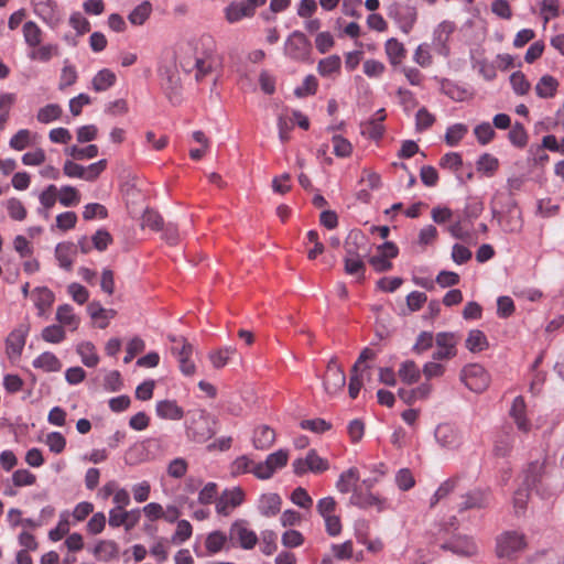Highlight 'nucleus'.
Returning a JSON list of instances; mask_svg holds the SVG:
<instances>
[{"mask_svg":"<svg viewBox=\"0 0 564 564\" xmlns=\"http://www.w3.org/2000/svg\"><path fill=\"white\" fill-rule=\"evenodd\" d=\"M188 51L194 52V62L181 61V67L185 72L196 70L197 82L213 73L221 65V57L217 54L216 40L210 34L200 35L195 44L188 43Z\"/></svg>","mask_w":564,"mask_h":564,"instance_id":"nucleus-1","label":"nucleus"},{"mask_svg":"<svg viewBox=\"0 0 564 564\" xmlns=\"http://www.w3.org/2000/svg\"><path fill=\"white\" fill-rule=\"evenodd\" d=\"M214 426L215 421L206 411H193L186 426L187 436L198 443L206 442L214 436Z\"/></svg>","mask_w":564,"mask_h":564,"instance_id":"nucleus-2","label":"nucleus"},{"mask_svg":"<svg viewBox=\"0 0 564 564\" xmlns=\"http://www.w3.org/2000/svg\"><path fill=\"white\" fill-rule=\"evenodd\" d=\"M525 547V535L518 531H505L496 540V554L499 558L514 560Z\"/></svg>","mask_w":564,"mask_h":564,"instance_id":"nucleus-3","label":"nucleus"},{"mask_svg":"<svg viewBox=\"0 0 564 564\" xmlns=\"http://www.w3.org/2000/svg\"><path fill=\"white\" fill-rule=\"evenodd\" d=\"M107 169V160L102 159L88 166L80 165L73 160H66L63 164V173L69 178H80L86 182H95Z\"/></svg>","mask_w":564,"mask_h":564,"instance_id":"nucleus-4","label":"nucleus"},{"mask_svg":"<svg viewBox=\"0 0 564 564\" xmlns=\"http://www.w3.org/2000/svg\"><path fill=\"white\" fill-rule=\"evenodd\" d=\"M229 544L231 547H240L249 551L259 542L257 533L249 528L245 520L235 521L229 528Z\"/></svg>","mask_w":564,"mask_h":564,"instance_id":"nucleus-5","label":"nucleus"},{"mask_svg":"<svg viewBox=\"0 0 564 564\" xmlns=\"http://www.w3.org/2000/svg\"><path fill=\"white\" fill-rule=\"evenodd\" d=\"M460 380L470 391L477 393L484 392L490 383L488 372L478 364L465 366L460 372Z\"/></svg>","mask_w":564,"mask_h":564,"instance_id":"nucleus-6","label":"nucleus"},{"mask_svg":"<svg viewBox=\"0 0 564 564\" xmlns=\"http://www.w3.org/2000/svg\"><path fill=\"white\" fill-rule=\"evenodd\" d=\"M312 45L306 35L301 31H293L284 43V53L288 57L304 62L307 61Z\"/></svg>","mask_w":564,"mask_h":564,"instance_id":"nucleus-7","label":"nucleus"},{"mask_svg":"<svg viewBox=\"0 0 564 564\" xmlns=\"http://www.w3.org/2000/svg\"><path fill=\"white\" fill-rule=\"evenodd\" d=\"M293 471L297 476L306 473L322 474L329 469V462L318 455L316 449H310L305 457H299L292 463Z\"/></svg>","mask_w":564,"mask_h":564,"instance_id":"nucleus-8","label":"nucleus"},{"mask_svg":"<svg viewBox=\"0 0 564 564\" xmlns=\"http://www.w3.org/2000/svg\"><path fill=\"white\" fill-rule=\"evenodd\" d=\"M459 337L455 333L441 332L435 335V350L432 354L433 360L445 361L457 356Z\"/></svg>","mask_w":564,"mask_h":564,"instance_id":"nucleus-9","label":"nucleus"},{"mask_svg":"<svg viewBox=\"0 0 564 564\" xmlns=\"http://www.w3.org/2000/svg\"><path fill=\"white\" fill-rule=\"evenodd\" d=\"M289 459V453L285 449H279L270 454L263 463L254 465L252 473L261 479L270 478L275 470L284 467Z\"/></svg>","mask_w":564,"mask_h":564,"instance_id":"nucleus-10","label":"nucleus"},{"mask_svg":"<svg viewBox=\"0 0 564 564\" xmlns=\"http://www.w3.org/2000/svg\"><path fill=\"white\" fill-rule=\"evenodd\" d=\"M346 383L345 372L338 365L337 358L333 357L327 365L324 377V388L328 394H336L341 391Z\"/></svg>","mask_w":564,"mask_h":564,"instance_id":"nucleus-11","label":"nucleus"},{"mask_svg":"<svg viewBox=\"0 0 564 564\" xmlns=\"http://www.w3.org/2000/svg\"><path fill=\"white\" fill-rule=\"evenodd\" d=\"M455 29V24L451 21H443L434 29L432 46L438 55L444 57L449 55L448 42Z\"/></svg>","mask_w":564,"mask_h":564,"instance_id":"nucleus-12","label":"nucleus"},{"mask_svg":"<svg viewBox=\"0 0 564 564\" xmlns=\"http://www.w3.org/2000/svg\"><path fill=\"white\" fill-rule=\"evenodd\" d=\"M440 545L443 550L451 551L458 555L471 556L477 553L475 542L459 534H452L448 539L442 538Z\"/></svg>","mask_w":564,"mask_h":564,"instance_id":"nucleus-13","label":"nucleus"},{"mask_svg":"<svg viewBox=\"0 0 564 564\" xmlns=\"http://www.w3.org/2000/svg\"><path fill=\"white\" fill-rule=\"evenodd\" d=\"M34 13L47 25L54 28L61 21L58 6L55 0H31Z\"/></svg>","mask_w":564,"mask_h":564,"instance_id":"nucleus-14","label":"nucleus"},{"mask_svg":"<svg viewBox=\"0 0 564 564\" xmlns=\"http://www.w3.org/2000/svg\"><path fill=\"white\" fill-rule=\"evenodd\" d=\"M544 473V463L543 462H532L529 466L523 470L521 476L520 490L522 491H539L540 484L543 478Z\"/></svg>","mask_w":564,"mask_h":564,"instance_id":"nucleus-15","label":"nucleus"},{"mask_svg":"<svg viewBox=\"0 0 564 564\" xmlns=\"http://www.w3.org/2000/svg\"><path fill=\"white\" fill-rule=\"evenodd\" d=\"M499 225L507 234H518L523 227V217L521 209L517 204H512L506 213L499 216Z\"/></svg>","mask_w":564,"mask_h":564,"instance_id":"nucleus-16","label":"nucleus"},{"mask_svg":"<svg viewBox=\"0 0 564 564\" xmlns=\"http://www.w3.org/2000/svg\"><path fill=\"white\" fill-rule=\"evenodd\" d=\"M509 414L520 432L529 433L531 431V422L527 417V405L521 395L513 399Z\"/></svg>","mask_w":564,"mask_h":564,"instance_id":"nucleus-17","label":"nucleus"},{"mask_svg":"<svg viewBox=\"0 0 564 564\" xmlns=\"http://www.w3.org/2000/svg\"><path fill=\"white\" fill-rule=\"evenodd\" d=\"M435 438L442 447L448 449H455L462 443L459 432L449 424H440L435 430Z\"/></svg>","mask_w":564,"mask_h":564,"instance_id":"nucleus-18","label":"nucleus"},{"mask_svg":"<svg viewBox=\"0 0 564 564\" xmlns=\"http://www.w3.org/2000/svg\"><path fill=\"white\" fill-rule=\"evenodd\" d=\"M202 503H215L216 511L219 514L228 516L236 507L241 505L242 496H216L213 500V496H199Z\"/></svg>","mask_w":564,"mask_h":564,"instance_id":"nucleus-19","label":"nucleus"},{"mask_svg":"<svg viewBox=\"0 0 564 564\" xmlns=\"http://www.w3.org/2000/svg\"><path fill=\"white\" fill-rule=\"evenodd\" d=\"M26 332L22 328L13 329L6 341V352L11 360L18 359L25 346Z\"/></svg>","mask_w":564,"mask_h":564,"instance_id":"nucleus-20","label":"nucleus"},{"mask_svg":"<svg viewBox=\"0 0 564 564\" xmlns=\"http://www.w3.org/2000/svg\"><path fill=\"white\" fill-rule=\"evenodd\" d=\"M39 134L29 129L18 130L9 140V147L14 151H23L37 142Z\"/></svg>","mask_w":564,"mask_h":564,"instance_id":"nucleus-21","label":"nucleus"},{"mask_svg":"<svg viewBox=\"0 0 564 564\" xmlns=\"http://www.w3.org/2000/svg\"><path fill=\"white\" fill-rule=\"evenodd\" d=\"M391 17L398 23L400 30L403 33L409 34L416 23L417 12L413 7H403L398 9Z\"/></svg>","mask_w":564,"mask_h":564,"instance_id":"nucleus-22","label":"nucleus"},{"mask_svg":"<svg viewBox=\"0 0 564 564\" xmlns=\"http://www.w3.org/2000/svg\"><path fill=\"white\" fill-rule=\"evenodd\" d=\"M55 318L64 329L68 328L72 332L76 330L80 324L79 316L74 313L69 304L59 305L56 310Z\"/></svg>","mask_w":564,"mask_h":564,"instance_id":"nucleus-23","label":"nucleus"},{"mask_svg":"<svg viewBox=\"0 0 564 564\" xmlns=\"http://www.w3.org/2000/svg\"><path fill=\"white\" fill-rule=\"evenodd\" d=\"M31 296L34 302V305L39 311V316L44 315L55 301L54 293L45 286L35 288L32 291Z\"/></svg>","mask_w":564,"mask_h":564,"instance_id":"nucleus-24","label":"nucleus"},{"mask_svg":"<svg viewBox=\"0 0 564 564\" xmlns=\"http://www.w3.org/2000/svg\"><path fill=\"white\" fill-rule=\"evenodd\" d=\"M360 474L358 468L350 467L340 474L336 487L341 494L356 492L358 490V482Z\"/></svg>","mask_w":564,"mask_h":564,"instance_id":"nucleus-25","label":"nucleus"},{"mask_svg":"<svg viewBox=\"0 0 564 564\" xmlns=\"http://www.w3.org/2000/svg\"><path fill=\"white\" fill-rule=\"evenodd\" d=\"M156 414L163 420L177 421L184 415L183 409L174 400H162L156 403Z\"/></svg>","mask_w":564,"mask_h":564,"instance_id":"nucleus-26","label":"nucleus"},{"mask_svg":"<svg viewBox=\"0 0 564 564\" xmlns=\"http://www.w3.org/2000/svg\"><path fill=\"white\" fill-rule=\"evenodd\" d=\"M252 442L257 449H269L275 442V432L268 425H260L254 429Z\"/></svg>","mask_w":564,"mask_h":564,"instance_id":"nucleus-27","label":"nucleus"},{"mask_svg":"<svg viewBox=\"0 0 564 564\" xmlns=\"http://www.w3.org/2000/svg\"><path fill=\"white\" fill-rule=\"evenodd\" d=\"M87 311L91 319L97 322L99 328H106L109 321L117 314L115 310H107L101 306L99 302H90L87 306Z\"/></svg>","mask_w":564,"mask_h":564,"instance_id":"nucleus-28","label":"nucleus"},{"mask_svg":"<svg viewBox=\"0 0 564 564\" xmlns=\"http://www.w3.org/2000/svg\"><path fill=\"white\" fill-rule=\"evenodd\" d=\"M205 546L208 555H214L224 549H229L231 547L229 544V534L227 535L221 531H213L207 535Z\"/></svg>","mask_w":564,"mask_h":564,"instance_id":"nucleus-29","label":"nucleus"},{"mask_svg":"<svg viewBox=\"0 0 564 564\" xmlns=\"http://www.w3.org/2000/svg\"><path fill=\"white\" fill-rule=\"evenodd\" d=\"M59 55V47L57 44L46 43L39 45L35 48H31L28 53V57L31 61L48 63L53 57Z\"/></svg>","mask_w":564,"mask_h":564,"instance_id":"nucleus-30","label":"nucleus"},{"mask_svg":"<svg viewBox=\"0 0 564 564\" xmlns=\"http://www.w3.org/2000/svg\"><path fill=\"white\" fill-rule=\"evenodd\" d=\"M560 83L552 75H543L536 83L535 94L543 99L553 98L558 89Z\"/></svg>","mask_w":564,"mask_h":564,"instance_id":"nucleus-31","label":"nucleus"},{"mask_svg":"<svg viewBox=\"0 0 564 564\" xmlns=\"http://www.w3.org/2000/svg\"><path fill=\"white\" fill-rule=\"evenodd\" d=\"M253 13L250 11L246 1H234L225 8V18L229 23H236L243 18H250Z\"/></svg>","mask_w":564,"mask_h":564,"instance_id":"nucleus-32","label":"nucleus"},{"mask_svg":"<svg viewBox=\"0 0 564 564\" xmlns=\"http://www.w3.org/2000/svg\"><path fill=\"white\" fill-rule=\"evenodd\" d=\"M366 238L361 231H351L344 245L345 258H360V249L365 246Z\"/></svg>","mask_w":564,"mask_h":564,"instance_id":"nucleus-33","label":"nucleus"},{"mask_svg":"<svg viewBox=\"0 0 564 564\" xmlns=\"http://www.w3.org/2000/svg\"><path fill=\"white\" fill-rule=\"evenodd\" d=\"M32 365L34 368L41 369L45 372H57L62 369V362L51 351L42 352L33 360Z\"/></svg>","mask_w":564,"mask_h":564,"instance_id":"nucleus-34","label":"nucleus"},{"mask_svg":"<svg viewBox=\"0 0 564 564\" xmlns=\"http://www.w3.org/2000/svg\"><path fill=\"white\" fill-rule=\"evenodd\" d=\"M58 188L51 184L39 195L41 208L37 209L39 214L48 218V210L53 208L58 199Z\"/></svg>","mask_w":564,"mask_h":564,"instance_id":"nucleus-35","label":"nucleus"},{"mask_svg":"<svg viewBox=\"0 0 564 564\" xmlns=\"http://www.w3.org/2000/svg\"><path fill=\"white\" fill-rule=\"evenodd\" d=\"M117 82L116 74L109 68L100 69L91 79L93 89L97 93L106 91Z\"/></svg>","mask_w":564,"mask_h":564,"instance_id":"nucleus-36","label":"nucleus"},{"mask_svg":"<svg viewBox=\"0 0 564 564\" xmlns=\"http://www.w3.org/2000/svg\"><path fill=\"white\" fill-rule=\"evenodd\" d=\"M22 34L25 44L30 48H35L42 43L43 31L34 21H26L23 24Z\"/></svg>","mask_w":564,"mask_h":564,"instance_id":"nucleus-37","label":"nucleus"},{"mask_svg":"<svg viewBox=\"0 0 564 564\" xmlns=\"http://www.w3.org/2000/svg\"><path fill=\"white\" fill-rule=\"evenodd\" d=\"M384 51L391 65L397 66L405 58L406 50L397 39H389L384 44Z\"/></svg>","mask_w":564,"mask_h":564,"instance_id":"nucleus-38","label":"nucleus"},{"mask_svg":"<svg viewBox=\"0 0 564 564\" xmlns=\"http://www.w3.org/2000/svg\"><path fill=\"white\" fill-rule=\"evenodd\" d=\"M422 370L417 367L413 360H405L400 365L398 375L402 382L406 384H413L421 378Z\"/></svg>","mask_w":564,"mask_h":564,"instance_id":"nucleus-39","label":"nucleus"},{"mask_svg":"<svg viewBox=\"0 0 564 564\" xmlns=\"http://www.w3.org/2000/svg\"><path fill=\"white\" fill-rule=\"evenodd\" d=\"M55 256L63 269L70 270L74 262L75 245L70 242L58 243L55 248Z\"/></svg>","mask_w":564,"mask_h":564,"instance_id":"nucleus-40","label":"nucleus"},{"mask_svg":"<svg viewBox=\"0 0 564 564\" xmlns=\"http://www.w3.org/2000/svg\"><path fill=\"white\" fill-rule=\"evenodd\" d=\"M351 503L362 508L380 512L384 506V499L381 496H351Z\"/></svg>","mask_w":564,"mask_h":564,"instance_id":"nucleus-41","label":"nucleus"},{"mask_svg":"<svg viewBox=\"0 0 564 564\" xmlns=\"http://www.w3.org/2000/svg\"><path fill=\"white\" fill-rule=\"evenodd\" d=\"M341 67V59L338 55H330L318 62L317 72L323 77H329L333 74H338Z\"/></svg>","mask_w":564,"mask_h":564,"instance_id":"nucleus-42","label":"nucleus"},{"mask_svg":"<svg viewBox=\"0 0 564 564\" xmlns=\"http://www.w3.org/2000/svg\"><path fill=\"white\" fill-rule=\"evenodd\" d=\"M465 345L469 351L479 352L488 347V340L484 332L473 329L468 333Z\"/></svg>","mask_w":564,"mask_h":564,"instance_id":"nucleus-43","label":"nucleus"},{"mask_svg":"<svg viewBox=\"0 0 564 564\" xmlns=\"http://www.w3.org/2000/svg\"><path fill=\"white\" fill-rule=\"evenodd\" d=\"M77 352L86 367H96L98 365L99 357L95 346L90 341L80 343L77 346Z\"/></svg>","mask_w":564,"mask_h":564,"instance_id":"nucleus-44","label":"nucleus"},{"mask_svg":"<svg viewBox=\"0 0 564 564\" xmlns=\"http://www.w3.org/2000/svg\"><path fill=\"white\" fill-rule=\"evenodd\" d=\"M151 12V2L143 1L131 11V13L128 17V20L133 25H142L150 18Z\"/></svg>","mask_w":564,"mask_h":564,"instance_id":"nucleus-45","label":"nucleus"},{"mask_svg":"<svg viewBox=\"0 0 564 564\" xmlns=\"http://www.w3.org/2000/svg\"><path fill=\"white\" fill-rule=\"evenodd\" d=\"M58 202L64 207L77 206L80 202V194L78 189L70 185L62 186L58 189Z\"/></svg>","mask_w":564,"mask_h":564,"instance_id":"nucleus-46","label":"nucleus"},{"mask_svg":"<svg viewBox=\"0 0 564 564\" xmlns=\"http://www.w3.org/2000/svg\"><path fill=\"white\" fill-rule=\"evenodd\" d=\"M66 154L72 156L73 160H89L94 159L98 155L99 149L96 144H89L85 148H79L77 145H72L66 149Z\"/></svg>","mask_w":564,"mask_h":564,"instance_id":"nucleus-47","label":"nucleus"},{"mask_svg":"<svg viewBox=\"0 0 564 564\" xmlns=\"http://www.w3.org/2000/svg\"><path fill=\"white\" fill-rule=\"evenodd\" d=\"M63 110L57 104H48L39 109L36 119L41 123H50L62 117Z\"/></svg>","mask_w":564,"mask_h":564,"instance_id":"nucleus-48","label":"nucleus"},{"mask_svg":"<svg viewBox=\"0 0 564 564\" xmlns=\"http://www.w3.org/2000/svg\"><path fill=\"white\" fill-rule=\"evenodd\" d=\"M281 509L280 496H262L259 510L265 517L275 516Z\"/></svg>","mask_w":564,"mask_h":564,"instance_id":"nucleus-49","label":"nucleus"},{"mask_svg":"<svg viewBox=\"0 0 564 564\" xmlns=\"http://www.w3.org/2000/svg\"><path fill=\"white\" fill-rule=\"evenodd\" d=\"M78 78V74L76 67L68 63V61L64 62V66L61 70L58 89L64 90L69 86H73Z\"/></svg>","mask_w":564,"mask_h":564,"instance_id":"nucleus-50","label":"nucleus"},{"mask_svg":"<svg viewBox=\"0 0 564 564\" xmlns=\"http://www.w3.org/2000/svg\"><path fill=\"white\" fill-rule=\"evenodd\" d=\"M41 336L46 343L59 344L66 338V332L59 324H53L44 327Z\"/></svg>","mask_w":564,"mask_h":564,"instance_id":"nucleus-51","label":"nucleus"},{"mask_svg":"<svg viewBox=\"0 0 564 564\" xmlns=\"http://www.w3.org/2000/svg\"><path fill=\"white\" fill-rule=\"evenodd\" d=\"M169 339L172 343L171 352L176 358L185 355H193V346L182 336L169 335Z\"/></svg>","mask_w":564,"mask_h":564,"instance_id":"nucleus-52","label":"nucleus"},{"mask_svg":"<svg viewBox=\"0 0 564 564\" xmlns=\"http://www.w3.org/2000/svg\"><path fill=\"white\" fill-rule=\"evenodd\" d=\"M474 134L481 145L490 143L496 138V131L491 123L484 121L474 128Z\"/></svg>","mask_w":564,"mask_h":564,"instance_id":"nucleus-53","label":"nucleus"},{"mask_svg":"<svg viewBox=\"0 0 564 564\" xmlns=\"http://www.w3.org/2000/svg\"><path fill=\"white\" fill-rule=\"evenodd\" d=\"M468 132V128L464 123H455L447 128L445 133V142L449 147L457 145Z\"/></svg>","mask_w":564,"mask_h":564,"instance_id":"nucleus-54","label":"nucleus"},{"mask_svg":"<svg viewBox=\"0 0 564 564\" xmlns=\"http://www.w3.org/2000/svg\"><path fill=\"white\" fill-rule=\"evenodd\" d=\"M6 208L11 219L22 221L26 218L28 212L23 203L17 198L11 197L6 202Z\"/></svg>","mask_w":564,"mask_h":564,"instance_id":"nucleus-55","label":"nucleus"},{"mask_svg":"<svg viewBox=\"0 0 564 564\" xmlns=\"http://www.w3.org/2000/svg\"><path fill=\"white\" fill-rule=\"evenodd\" d=\"M467 479L464 476H455L445 480L435 494H451L453 491H463L467 489Z\"/></svg>","mask_w":564,"mask_h":564,"instance_id":"nucleus-56","label":"nucleus"},{"mask_svg":"<svg viewBox=\"0 0 564 564\" xmlns=\"http://www.w3.org/2000/svg\"><path fill=\"white\" fill-rule=\"evenodd\" d=\"M509 141L517 148H524L528 143V133L522 123L516 122L509 133Z\"/></svg>","mask_w":564,"mask_h":564,"instance_id":"nucleus-57","label":"nucleus"},{"mask_svg":"<svg viewBox=\"0 0 564 564\" xmlns=\"http://www.w3.org/2000/svg\"><path fill=\"white\" fill-rule=\"evenodd\" d=\"M384 127L378 120L370 119L367 122L361 123V134L372 139L380 140L383 137Z\"/></svg>","mask_w":564,"mask_h":564,"instance_id":"nucleus-58","label":"nucleus"},{"mask_svg":"<svg viewBox=\"0 0 564 564\" xmlns=\"http://www.w3.org/2000/svg\"><path fill=\"white\" fill-rule=\"evenodd\" d=\"M499 167V161L496 156L485 153L477 161V170L488 176H492Z\"/></svg>","mask_w":564,"mask_h":564,"instance_id":"nucleus-59","label":"nucleus"},{"mask_svg":"<svg viewBox=\"0 0 564 564\" xmlns=\"http://www.w3.org/2000/svg\"><path fill=\"white\" fill-rule=\"evenodd\" d=\"M235 354H236V348L226 347V348H223V349L212 352L209 355V359L215 368H223L228 364V361Z\"/></svg>","mask_w":564,"mask_h":564,"instance_id":"nucleus-60","label":"nucleus"},{"mask_svg":"<svg viewBox=\"0 0 564 564\" xmlns=\"http://www.w3.org/2000/svg\"><path fill=\"white\" fill-rule=\"evenodd\" d=\"M192 524L187 520H181L177 522L176 530L172 535V543L182 544L192 536Z\"/></svg>","mask_w":564,"mask_h":564,"instance_id":"nucleus-61","label":"nucleus"},{"mask_svg":"<svg viewBox=\"0 0 564 564\" xmlns=\"http://www.w3.org/2000/svg\"><path fill=\"white\" fill-rule=\"evenodd\" d=\"M21 161L26 166H40L46 161V153L42 148H36L33 151L25 152Z\"/></svg>","mask_w":564,"mask_h":564,"instance_id":"nucleus-62","label":"nucleus"},{"mask_svg":"<svg viewBox=\"0 0 564 564\" xmlns=\"http://www.w3.org/2000/svg\"><path fill=\"white\" fill-rule=\"evenodd\" d=\"M434 343L435 337L431 332H421L416 337V341L413 345L412 350L417 355L423 354L432 348Z\"/></svg>","mask_w":564,"mask_h":564,"instance_id":"nucleus-63","label":"nucleus"},{"mask_svg":"<svg viewBox=\"0 0 564 564\" xmlns=\"http://www.w3.org/2000/svg\"><path fill=\"white\" fill-rule=\"evenodd\" d=\"M413 61L423 68L430 67L433 63L430 45L426 43L420 44L414 51Z\"/></svg>","mask_w":564,"mask_h":564,"instance_id":"nucleus-64","label":"nucleus"}]
</instances>
